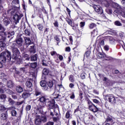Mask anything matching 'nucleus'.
<instances>
[{
	"mask_svg": "<svg viewBox=\"0 0 125 125\" xmlns=\"http://www.w3.org/2000/svg\"><path fill=\"white\" fill-rule=\"evenodd\" d=\"M26 111H30L31 110V105H29L26 107Z\"/></svg>",
	"mask_w": 125,
	"mask_h": 125,
	"instance_id": "nucleus-57",
	"label": "nucleus"
},
{
	"mask_svg": "<svg viewBox=\"0 0 125 125\" xmlns=\"http://www.w3.org/2000/svg\"><path fill=\"white\" fill-rule=\"evenodd\" d=\"M69 81L71 83H74V82H75V80L74 79V76L73 75H71L69 76Z\"/></svg>",
	"mask_w": 125,
	"mask_h": 125,
	"instance_id": "nucleus-35",
	"label": "nucleus"
},
{
	"mask_svg": "<svg viewBox=\"0 0 125 125\" xmlns=\"http://www.w3.org/2000/svg\"><path fill=\"white\" fill-rule=\"evenodd\" d=\"M6 59L8 61H11V53L8 50L2 52L0 56V60L2 62H5Z\"/></svg>",
	"mask_w": 125,
	"mask_h": 125,
	"instance_id": "nucleus-2",
	"label": "nucleus"
},
{
	"mask_svg": "<svg viewBox=\"0 0 125 125\" xmlns=\"http://www.w3.org/2000/svg\"><path fill=\"white\" fill-rule=\"evenodd\" d=\"M7 117H8V115H7V111H6L5 113L1 114L0 119L2 120V121H4V120L7 119Z\"/></svg>",
	"mask_w": 125,
	"mask_h": 125,
	"instance_id": "nucleus-10",
	"label": "nucleus"
},
{
	"mask_svg": "<svg viewBox=\"0 0 125 125\" xmlns=\"http://www.w3.org/2000/svg\"><path fill=\"white\" fill-rule=\"evenodd\" d=\"M84 25H85V22L82 21L80 23V26L81 28H83L84 27Z\"/></svg>",
	"mask_w": 125,
	"mask_h": 125,
	"instance_id": "nucleus-39",
	"label": "nucleus"
},
{
	"mask_svg": "<svg viewBox=\"0 0 125 125\" xmlns=\"http://www.w3.org/2000/svg\"><path fill=\"white\" fill-rule=\"evenodd\" d=\"M54 25L56 27V28H58V21H55L54 22Z\"/></svg>",
	"mask_w": 125,
	"mask_h": 125,
	"instance_id": "nucleus-48",
	"label": "nucleus"
},
{
	"mask_svg": "<svg viewBox=\"0 0 125 125\" xmlns=\"http://www.w3.org/2000/svg\"><path fill=\"white\" fill-rule=\"evenodd\" d=\"M98 34V32H97V30L95 29L91 32V36L95 37L96 36H97Z\"/></svg>",
	"mask_w": 125,
	"mask_h": 125,
	"instance_id": "nucleus-21",
	"label": "nucleus"
},
{
	"mask_svg": "<svg viewBox=\"0 0 125 125\" xmlns=\"http://www.w3.org/2000/svg\"><path fill=\"white\" fill-rule=\"evenodd\" d=\"M6 98V95L4 94L0 95V99H5Z\"/></svg>",
	"mask_w": 125,
	"mask_h": 125,
	"instance_id": "nucleus-44",
	"label": "nucleus"
},
{
	"mask_svg": "<svg viewBox=\"0 0 125 125\" xmlns=\"http://www.w3.org/2000/svg\"><path fill=\"white\" fill-rule=\"evenodd\" d=\"M46 121V117L37 116L35 118V125H40L41 124H42V122H43V123H45Z\"/></svg>",
	"mask_w": 125,
	"mask_h": 125,
	"instance_id": "nucleus-4",
	"label": "nucleus"
},
{
	"mask_svg": "<svg viewBox=\"0 0 125 125\" xmlns=\"http://www.w3.org/2000/svg\"><path fill=\"white\" fill-rule=\"evenodd\" d=\"M44 107V105H41L40 106L38 107V111H41V109H42Z\"/></svg>",
	"mask_w": 125,
	"mask_h": 125,
	"instance_id": "nucleus-60",
	"label": "nucleus"
},
{
	"mask_svg": "<svg viewBox=\"0 0 125 125\" xmlns=\"http://www.w3.org/2000/svg\"><path fill=\"white\" fill-rule=\"evenodd\" d=\"M112 7L114 8H115L116 9H119L120 10H122V7L120 4L117 3H113L112 4Z\"/></svg>",
	"mask_w": 125,
	"mask_h": 125,
	"instance_id": "nucleus-12",
	"label": "nucleus"
},
{
	"mask_svg": "<svg viewBox=\"0 0 125 125\" xmlns=\"http://www.w3.org/2000/svg\"><path fill=\"white\" fill-rule=\"evenodd\" d=\"M104 5L106 6V7H108V6L110 5V4L107 1H104Z\"/></svg>",
	"mask_w": 125,
	"mask_h": 125,
	"instance_id": "nucleus-55",
	"label": "nucleus"
},
{
	"mask_svg": "<svg viewBox=\"0 0 125 125\" xmlns=\"http://www.w3.org/2000/svg\"><path fill=\"white\" fill-rule=\"evenodd\" d=\"M42 73L43 75H48V73H49V70L47 68H44L43 69Z\"/></svg>",
	"mask_w": 125,
	"mask_h": 125,
	"instance_id": "nucleus-23",
	"label": "nucleus"
},
{
	"mask_svg": "<svg viewBox=\"0 0 125 125\" xmlns=\"http://www.w3.org/2000/svg\"><path fill=\"white\" fill-rule=\"evenodd\" d=\"M2 86H3L2 89L0 88V94L3 93L4 92L3 89L5 90V88H4V86L2 85Z\"/></svg>",
	"mask_w": 125,
	"mask_h": 125,
	"instance_id": "nucleus-49",
	"label": "nucleus"
},
{
	"mask_svg": "<svg viewBox=\"0 0 125 125\" xmlns=\"http://www.w3.org/2000/svg\"><path fill=\"white\" fill-rule=\"evenodd\" d=\"M13 55L11 57V59L14 61H12L13 62L14 61H18L19 60V54H20V51L18 48L12 49Z\"/></svg>",
	"mask_w": 125,
	"mask_h": 125,
	"instance_id": "nucleus-3",
	"label": "nucleus"
},
{
	"mask_svg": "<svg viewBox=\"0 0 125 125\" xmlns=\"http://www.w3.org/2000/svg\"><path fill=\"white\" fill-rule=\"evenodd\" d=\"M9 110H12V111H11V114H12V116L15 117V116H16V114H17V112H16V111H15V106H11V107H10L9 108Z\"/></svg>",
	"mask_w": 125,
	"mask_h": 125,
	"instance_id": "nucleus-11",
	"label": "nucleus"
},
{
	"mask_svg": "<svg viewBox=\"0 0 125 125\" xmlns=\"http://www.w3.org/2000/svg\"><path fill=\"white\" fill-rule=\"evenodd\" d=\"M81 77L82 80H84V79H85V73H82L81 75Z\"/></svg>",
	"mask_w": 125,
	"mask_h": 125,
	"instance_id": "nucleus-46",
	"label": "nucleus"
},
{
	"mask_svg": "<svg viewBox=\"0 0 125 125\" xmlns=\"http://www.w3.org/2000/svg\"><path fill=\"white\" fill-rule=\"evenodd\" d=\"M11 47H12V49L17 48V45L16 44V42H13V43L11 45Z\"/></svg>",
	"mask_w": 125,
	"mask_h": 125,
	"instance_id": "nucleus-33",
	"label": "nucleus"
},
{
	"mask_svg": "<svg viewBox=\"0 0 125 125\" xmlns=\"http://www.w3.org/2000/svg\"><path fill=\"white\" fill-rule=\"evenodd\" d=\"M37 28L40 30V31H42L43 29V26L42 24H39L37 25Z\"/></svg>",
	"mask_w": 125,
	"mask_h": 125,
	"instance_id": "nucleus-32",
	"label": "nucleus"
},
{
	"mask_svg": "<svg viewBox=\"0 0 125 125\" xmlns=\"http://www.w3.org/2000/svg\"><path fill=\"white\" fill-rule=\"evenodd\" d=\"M96 27V24L94 23H91L89 24V29H93V28Z\"/></svg>",
	"mask_w": 125,
	"mask_h": 125,
	"instance_id": "nucleus-31",
	"label": "nucleus"
},
{
	"mask_svg": "<svg viewBox=\"0 0 125 125\" xmlns=\"http://www.w3.org/2000/svg\"><path fill=\"white\" fill-rule=\"evenodd\" d=\"M65 118L66 119H69L70 118V111H67L65 114Z\"/></svg>",
	"mask_w": 125,
	"mask_h": 125,
	"instance_id": "nucleus-45",
	"label": "nucleus"
},
{
	"mask_svg": "<svg viewBox=\"0 0 125 125\" xmlns=\"http://www.w3.org/2000/svg\"><path fill=\"white\" fill-rule=\"evenodd\" d=\"M94 103H96V104H99V101H98L97 99H94L92 100Z\"/></svg>",
	"mask_w": 125,
	"mask_h": 125,
	"instance_id": "nucleus-50",
	"label": "nucleus"
},
{
	"mask_svg": "<svg viewBox=\"0 0 125 125\" xmlns=\"http://www.w3.org/2000/svg\"><path fill=\"white\" fill-rule=\"evenodd\" d=\"M38 63L37 62H33L30 63V67L31 68H32V69H35L36 67H37Z\"/></svg>",
	"mask_w": 125,
	"mask_h": 125,
	"instance_id": "nucleus-28",
	"label": "nucleus"
},
{
	"mask_svg": "<svg viewBox=\"0 0 125 125\" xmlns=\"http://www.w3.org/2000/svg\"><path fill=\"white\" fill-rule=\"evenodd\" d=\"M23 90V88H22L21 86L18 85L16 87V91L19 93H21V92H22Z\"/></svg>",
	"mask_w": 125,
	"mask_h": 125,
	"instance_id": "nucleus-14",
	"label": "nucleus"
},
{
	"mask_svg": "<svg viewBox=\"0 0 125 125\" xmlns=\"http://www.w3.org/2000/svg\"><path fill=\"white\" fill-rule=\"evenodd\" d=\"M8 102H9V104L11 105H13L15 104V102H14V101H13V100H12V99L9 98H8Z\"/></svg>",
	"mask_w": 125,
	"mask_h": 125,
	"instance_id": "nucleus-30",
	"label": "nucleus"
},
{
	"mask_svg": "<svg viewBox=\"0 0 125 125\" xmlns=\"http://www.w3.org/2000/svg\"><path fill=\"white\" fill-rule=\"evenodd\" d=\"M106 97L111 103H116V99L114 97V95L109 94L106 96Z\"/></svg>",
	"mask_w": 125,
	"mask_h": 125,
	"instance_id": "nucleus-9",
	"label": "nucleus"
},
{
	"mask_svg": "<svg viewBox=\"0 0 125 125\" xmlns=\"http://www.w3.org/2000/svg\"><path fill=\"white\" fill-rule=\"evenodd\" d=\"M25 85L27 86V87H28V88H31V87L33 86V84L32 83V82L27 81L25 83Z\"/></svg>",
	"mask_w": 125,
	"mask_h": 125,
	"instance_id": "nucleus-19",
	"label": "nucleus"
},
{
	"mask_svg": "<svg viewBox=\"0 0 125 125\" xmlns=\"http://www.w3.org/2000/svg\"><path fill=\"white\" fill-rule=\"evenodd\" d=\"M5 90L6 91V93H8V94H13V91H12L11 90L5 89Z\"/></svg>",
	"mask_w": 125,
	"mask_h": 125,
	"instance_id": "nucleus-36",
	"label": "nucleus"
},
{
	"mask_svg": "<svg viewBox=\"0 0 125 125\" xmlns=\"http://www.w3.org/2000/svg\"><path fill=\"white\" fill-rule=\"evenodd\" d=\"M29 52L31 53H36V49H35V45H32L30 46L29 49Z\"/></svg>",
	"mask_w": 125,
	"mask_h": 125,
	"instance_id": "nucleus-18",
	"label": "nucleus"
},
{
	"mask_svg": "<svg viewBox=\"0 0 125 125\" xmlns=\"http://www.w3.org/2000/svg\"><path fill=\"white\" fill-rule=\"evenodd\" d=\"M107 39L109 40V42L111 43V44H114L115 40L114 39V38H113V37H108Z\"/></svg>",
	"mask_w": 125,
	"mask_h": 125,
	"instance_id": "nucleus-20",
	"label": "nucleus"
},
{
	"mask_svg": "<svg viewBox=\"0 0 125 125\" xmlns=\"http://www.w3.org/2000/svg\"><path fill=\"white\" fill-rule=\"evenodd\" d=\"M98 56H99L100 58L105 59V60H112V57L106 56L105 54H102V53H99L98 54Z\"/></svg>",
	"mask_w": 125,
	"mask_h": 125,
	"instance_id": "nucleus-8",
	"label": "nucleus"
},
{
	"mask_svg": "<svg viewBox=\"0 0 125 125\" xmlns=\"http://www.w3.org/2000/svg\"><path fill=\"white\" fill-rule=\"evenodd\" d=\"M42 94V91L40 89H36L35 91V95L36 96H39V95H41Z\"/></svg>",
	"mask_w": 125,
	"mask_h": 125,
	"instance_id": "nucleus-26",
	"label": "nucleus"
},
{
	"mask_svg": "<svg viewBox=\"0 0 125 125\" xmlns=\"http://www.w3.org/2000/svg\"><path fill=\"white\" fill-rule=\"evenodd\" d=\"M24 39L26 44H30L32 42V41H31V39L29 38L24 37Z\"/></svg>",
	"mask_w": 125,
	"mask_h": 125,
	"instance_id": "nucleus-13",
	"label": "nucleus"
},
{
	"mask_svg": "<svg viewBox=\"0 0 125 125\" xmlns=\"http://www.w3.org/2000/svg\"><path fill=\"white\" fill-rule=\"evenodd\" d=\"M51 55H52V56H54V55H56V54H57V53H56V51H51L50 53Z\"/></svg>",
	"mask_w": 125,
	"mask_h": 125,
	"instance_id": "nucleus-52",
	"label": "nucleus"
},
{
	"mask_svg": "<svg viewBox=\"0 0 125 125\" xmlns=\"http://www.w3.org/2000/svg\"><path fill=\"white\" fill-rule=\"evenodd\" d=\"M105 122H106L107 123H109L110 122H113V119L109 116H107Z\"/></svg>",
	"mask_w": 125,
	"mask_h": 125,
	"instance_id": "nucleus-34",
	"label": "nucleus"
},
{
	"mask_svg": "<svg viewBox=\"0 0 125 125\" xmlns=\"http://www.w3.org/2000/svg\"><path fill=\"white\" fill-rule=\"evenodd\" d=\"M113 124H110L109 123H107L106 121H105V122H104L103 124V125H112Z\"/></svg>",
	"mask_w": 125,
	"mask_h": 125,
	"instance_id": "nucleus-58",
	"label": "nucleus"
},
{
	"mask_svg": "<svg viewBox=\"0 0 125 125\" xmlns=\"http://www.w3.org/2000/svg\"><path fill=\"white\" fill-rule=\"evenodd\" d=\"M3 23L5 26H7L8 25H9L10 24V21H9V20L8 19H4L3 21Z\"/></svg>",
	"mask_w": 125,
	"mask_h": 125,
	"instance_id": "nucleus-15",
	"label": "nucleus"
},
{
	"mask_svg": "<svg viewBox=\"0 0 125 125\" xmlns=\"http://www.w3.org/2000/svg\"><path fill=\"white\" fill-rule=\"evenodd\" d=\"M28 96H30V94L28 93L27 92H24L22 94V97L23 98H27V97H28Z\"/></svg>",
	"mask_w": 125,
	"mask_h": 125,
	"instance_id": "nucleus-27",
	"label": "nucleus"
},
{
	"mask_svg": "<svg viewBox=\"0 0 125 125\" xmlns=\"http://www.w3.org/2000/svg\"><path fill=\"white\" fill-rule=\"evenodd\" d=\"M66 11L68 12V15H70L71 14V11L70 9H69L68 7H66Z\"/></svg>",
	"mask_w": 125,
	"mask_h": 125,
	"instance_id": "nucleus-59",
	"label": "nucleus"
},
{
	"mask_svg": "<svg viewBox=\"0 0 125 125\" xmlns=\"http://www.w3.org/2000/svg\"><path fill=\"white\" fill-rule=\"evenodd\" d=\"M94 9L98 14H103V10L100 5H95L94 6Z\"/></svg>",
	"mask_w": 125,
	"mask_h": 125,
	"instance_id": "nucleus-7",
	"label": "nucleus"
},
{
	"mask_svg": "<svg viewBox=\"0 0 125 125\" xmlns=\"http://www.w3.org/2000/svg\"><path fill=\"white\" fill-rule=\"evenodd\" d=\"M5 46V43H4L2 41H0V47H2V48H3Z\"/></svg>",
	"mask_w": 125,
	"mask_h": 125,
	"instance_id": "nucleus-37",
	"label": "nucleus"
},
{
	"mask_svg": "<svg viewBox=\"0 0 125 125\" xmlns=\"http://www.w3.org/2000/svg\"><path fill=\"white\" fill-rule=\"evenodd\" d=\"M13 82L12 81H9L7 83V86L9 88H11V87H13Z\"/></svg>",
	"mask_w": 125,
	"mask_h": 125,
	"instance_id": "nucleus-16",
	"label": "nucleus"
},
{
	"mask_svg": "<svg viewBox=\"0 0 125 125\" xmlns=\"http://www.w3.org/2000/svg\"><path fill=\"white\" fill-rule=\"evenodd\" d=\"M24 32L26 36H29L30 35V32L28 31V29H25Z\"/></svg>",
	"mask_w": 125,
	"mask_h": 125,
	"instance_id": "nucleus-53",
	"label": "nucleus"
},
{
	"mask_svg": "<svg viewBox=\"0 0 125 125\" xmlns=\"http://www.w3.org/2000/svg\"><path fill=\"white\" fill-rule=\"evenodd\" d=\"M46 85V84L45 83V82H44V81H41L40 82V85L42 87H43L44 86H45Z\"/></svg>",
	"mask_w": 125,
	"mask_h": 125,
	"instance_id": "nucleus-38",
	"label": "nucleus"
},
{
	"mask_svg": "<svg viewBox=\"0 0 125 125\" xmlns=\"http://www.w3.org/2000/svg\"><path fill=\"white\" fill-rule=\"evenodd\" d=\"M66 21L69 25H72V20L71 19H67Z\"/></svg>",
	"mask_w": 125,
	"mask_h": 125,
	"instance_id": "nucleus-47",
	"label": "nucleus"
},
{
	"mask_svg": "<svg viewBox=\"0 0 125 125\" xmlns=\"http://www.w3.org/2000/svg\"><path fill=\"white\" fill-rule=\"evenodd\" d=\"M120 13L121 14V16L124 17V18H125V12L121 11Z\"/></svg>",
	"mask_w": 125,
	"mask_h": 125,
	"instance_id": "nucleus-54",
	"label": "nucleus"
},
{
	"mask_svg": "<svg viewBox=\"0 0 125 125\" xmlns=\"http://www.w3.org/2000/svg\"><path fill=\"white\" fill-rule=\"evenodd\" d=\"M122 5L125 7V0H121Z\"/></svg>",
	"mask_w": 125,
	"mask_h": 125,
	"instance_id": "nucleus-64",
	"label": "nucleus"
},
{
	"mask_svg": "<svg viewBox=\"0 0 125 125\" xmlns=\"http://www.w3.org/2000/svg\"><path fill=\"white\" fill-rule=\"evenodd\" d=\"M59 55V60H60V61H62V60H63V56H62L61 55Z\"/></svg>",
	"mask_w": 125,
	"mask_h": 125,
	"instance_id": "nucleus-56",
	"label": "nucleus"
},
{
	"mask_svg": "<svg viewBox=\"0 0 125 125\" xmlns=\"http://www.w3.org/2000/svg\"><path fill=\"white\" fill-rule=\"evenodd\" d=\"M23 17V14H15L13 17V19L16 22V24L19 23V20Z\"/></svg>",
	"mask_w": 125,
	"mask_h": 125,
	"instance_id": "nucleus-6",
	"label": "nucleus"
},
{
	"mask_svg": "<svg viewBox=\"0 0 125 125\" xmlns=\"http://www.w3.org/2000/svg\"><path fill=\"white\" fill-rule=\"evenodd\" d=\"M0 110H2L3 111H5V110H6V108L4 107V105L0 104Z\"/></svg>",
	"mask_w": 125,
	"mask_h": 125,
	"instance_id": "nucleus-40",
	"label": "nucleus"
},
{
	"mask_svg": "<svg viewBox=\"0 0 125 125\" xmlns=\"http://www.w3.org/2000/svg\"><path fill=\"white\" fill-rule=\"evenodd\" d=\"M87 104L88 105V108L90 111H92V112H94V113H96V112H98V108L96 107L91 101L88 100Z\"/></svg>",
	"mask_w": 125,
	"mask_h": 125,
	"instance_id": "nucleus-5",
	"label": "nucleus"
},
{
	"mask_svg": "<svg viewBox=\"0 0 125 125\" xmlns=\"http://www.w3.org/2000/svg\"><path fill=\"white\" fill-rule=\"evenodd\" d=\"M104 49L106 50V51L109 50V46H108V45L104 46Z\"/></svg>",
	"mask_w": 125,
	"mask_h": 125,
	"instance_id": "nucleus-62",
	"label": "nucleus"
},
{
	"mask_svg": "<svg viewBox=\"0 0 125 125\" xmlns=\"http://www.w3.org/2000/svg\"><path fill=\"white\" fill-rule=\"evenodd\" d=\"M41 103H43V105L48 106L49 109H54L55 108V104L54 100L51 101V98L48 97H42L39 99Z\"/></svg>",
	"mask_w": 125,
	"mask_h": 125,
	"instance_id": "nucleus-1",
	"label": "nucleus"
},
{
	"mask_svg": "<svg viewBox=\"0 0 125 125\" xmlns=\"http://www.w3.org/2000/svg\"><path fill=\"white\" fill-rule=\"evenodd\" d=\"M16 42L18 44H20L21 45L23 42V39H22V38H21V37H19L17 40Z\"/></svg>",
	"mask_w": 125,
	"mask_h": 125,
	"instance_id": "nucleus-17",
	"label": "nucleus"
},
{
	"mask_svg": "<svg viewBox=\"0 0 125 125\" xmlns=\"http://www.w3.org/2000/svg\"><path fill=\"white\" fill-rule=\"evenodd\" d=\"M38 60V56L37 55H35L34 56H32L31 57V61H37Z\"/></svg>",
	"mask_w": 125,
	"mask_h": 125,
	"instance_id": "nucleus-24",
	"label": "nucleus"
},
{
	"mask_svg": "<svg viewBox=\"0 0 125 125\" xmlns=\"http://www.w3.org/2000/svg\"><path fill=\"white\" fill-rule=\"evenodd\" d=\"M54 125V123L52 122H49L46 124V125Z\"/></svg>",
	"mask_w": 125,
	"mask_h": 125,
	"instance_id": "nucleus-61",
	"label": "nucleus"
},
{
	"mask_svg": "<svg viewBox=\"0 0 125 125\" xmlns=\"http://www.w3.org/2000/svg\"><path fill=\"white\" fill-rule=\"evenodd\" d=\"M10 11H11V15H14V12H15V11H14V10H12V9L8 10V11H7L8 13H9Z\"/></svg>",
	"mask_w": 125,
	"mask_h": 125,
	"instance_id": "nucleus-43",
	"label": "nucleus"
},
{
	"mask_svg": "<svg viewBox=\"0 0 125 125\" xmlns=\"http://www.w3.org/2000/svg\"><path fill=\"white\" fill-rule=\"evenodd\" d=\"M20 73L21 74H25L26 73V67L21 68L20 69Z\"/></svg>",
	"mask_w": 125,
	"mask_h": 125,
	"instance_id": "nucleus-22",
	"label": "nucleus"
},
{
	"mask_svg": "<svg viewBox=\"0 0 125 125\" xmlns=\"http://www.w3.org/2000/svg\"><path fill=\"white\" fill-rule=\"evenodd\" d=\"M90 55V52L87 51L85 53V54L84 55V56H86V57H88Z\"/></svg>",
	"mask_w": 125,
	"mask_h": 125,
	"instance_id": "nucleus-51",
	"label": "nucleus"
},
{
	"mask_svg": "<svg viewBox=\"0 0 125 125\" xmlns=\"http://www.w3.org/2000/svg\"><path fill=\"white\" fill-rule=\"evenodd\" d=\"M15 34V32L14 31H12L11 33H9L7 38L8 39H9V38H11V39H12V38H13L12 36H14Z\"/></svg>",
	"mask_w": 125,
	"mask_h": 125,
	"instance_id": "nucleus-25",
	"label": "nucleus"
},
{
	"mask_svg": "<svg viewBox=\"0 0 125 125\" xmlns=\"http://www.w3.org/2000/svg\"><path fill=\"white\" fill-rule=\"evenodd\" d=\"M48 85L50 89H51L52 86H53V81H49L48 83Z\"/></svg>",
	"mask_w": 125,
	"mask_h": 125,
	"instance_id": "nucleus-29",
	"label": "nucleus"
},
{
	"mask_svg": "<svg viewBox=\"0 0 125 125\" xmlns=\"http://www.w3.org/2000/svg\"><path fill=\"white\" fill-rule=\"evenodd\" d=\"M115 25L116 26H122V23L119 21H117L115 22Z\"/></svg>",
	"mask_w": 125,
	"mask_h": 125,
	"instance_id": "nucleus-41",
	"label": "nucleus"
},
{
	"mask_svg": "<svg viewBox=\"0 0 125 125\" xmlns=\"http://www.w3.org/2000/svg\"><path fill=\"white\" fill-rule=\"evenodd\" d=\"M60 116H57V117H53V120L54 122H57L58 120H60Z\"/></svg>",
	"mask_w": 125,
	"mask_h": 125,
	"instance_id": "nucleus-42",
	"label": "nucleus"
},
{
	"mask_svg": "<svg viewBox=\"0 0 125 125\" xmlns=\"http://www.w3.org/2000/svg\"><path fill=\"white\" fill-rule=\"evenodd\" d=\"M43 89H44V90H48V86L45 85L44 87H43Z\"/></svg>",
	"mask_w": 125,
	"mask_h": 125,
	"instance_id": "nucleus-63",
	"label": "nucleus"
}]
</instances>
